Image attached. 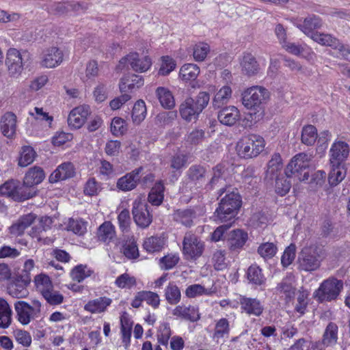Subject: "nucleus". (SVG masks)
Instances as JSON below:
<instances>
[{
    "label": "nucleus",
    "instance_id": "nucleus-34",
    "mask_svg": "<svg viewBox=\"0 0 350 350\" xmlns=\"http://www.w3.org/2000/svg\"><path fill=\"white\" fill-rule=\"evenodd\" d=\"M232 91L229 85L221 87L215 94L212 104L215 109H219L226 105L231 98Z\"/></svg>",
    "mask_w": 350,
    "mask_h": 350
},
{
    "label": "nucleus",
    "instance_id": "nucleus-62",
    "mask_svg": "<svg viewBox=\"0 0 350 350\" xmlns=\"http://www.w3.org/2000/svg\"><path fill=\"white\" fill-rule=\"evenodd\" d=\"M122 252L129 259H136L139 257L138 247L135 241L126 242L122 247Z\"/></svg>",
    "mask_w": 350,
    "mask_h": 350
},
{
    "label": "nucleus",
    "instance_id": "nucleus-26",
    "mask_svg": "<svg viewBox=\"0 0 350 350\" xmlns=\"http://www.w3.org/2000/svg\"><path fill=\"white\" fill-rule=\"evenodd\" d=\"M172 314L174 316L181 317L191 322L197 321L200 318L198 308L193 306H189L188 307L178 306L173 310Z\"/></svg>",
    "mask_w": 350,
    "mask_h": 350
},
{
    "label": "nucleus",
    "instance_id": "nucleus-25",
    "mask_svg": "<svg viewBox=\"0 0 350 350\" xmlns=\"http://www.w3.org/2000/svg\"><path fill=\"white\" fill-rule=\"evenodd\" d=\"M36 217V215L33 213L23 215L10 226V233L15 236L23 234L25 229L33 223Z\"/></svg>",
    "mask_w": 350,
    "mask_h": 350
},
{
    "label": "nucleus",
    "instance_id": "nucleus-46",
    "mask_svg": "<svg viewBox=\"0 0 350 350\" xmlns=\"http://www.w3.org/2000/svg\"><path fill=\"white\" fill-rule=\"evenodd\" d=\"M165 296L167 301L170 304L175 305L180 300V291L176 284L170 282L165 290Z\"/></svg>",
    "mask_w": 350,
    "mask_h": 350
},
{
    "label": "nucleus",
    "instance_id": "nucleus-28",
    "mask_svg": "<svg viewBox=\"0 0 350 350\" xmlns=\"http://www.w3.org/2000/svg\"><path fill=\"white\" fill-rule=\"evenodd\" d=\"M144 81L142 76L132 74L129 75L120 80L119 85L122 93L126 92L135 88H139L144 85Z\"/></svg>",
    "mask_w": 350,
    "mask_h": 350
},
{
    "label": "nucleus",
    "instance_id": "nucleus-8",
    "mask_svg": "<svg viewBox=\"0 0 350 350\" xmlns=\"http://www.w3.org/2000/svg\"><path fill=\"white\" fill-rule=\"evenodd\" d=\"M204 243L191 232L185 233L183 241V253L187 260H196L202 256Z\"/></svg>",
    "mask_w": 350,
    "mask_h": 350
},
{
    "label": "nucleus",
    "instance_id": "nucleus-2",
    "mask_svg": "<svg viewBox=\"0 0 350 350\" xmlns=\"http://www.w3.org/2000/svg\"><path fill=\"white\" fill-rule=\"evenodd\" d=\"M324 256V250L321 246L316 244L305 246L298 255V269L308 272L316 271L320 267Z\"/></svg>",
    "mask_w": 350,
    "mask_h": 350
},
{
    "label": "nucleus",
    "instance_id": "nucleus-38",
    "mask_svg": "<svg viewBox=\"0 0 350 350\" xmlns=\"http://www.w3.org/2000/svg\"><path fill=\"white\" fill-rule=\"evenodd\" d=\"M164 185L161 182L155 183L151 189L148 200L153 206H159L163 201L164 198Z\"/></svg>",
    "mask_w": 350,
    "mask_h": 350
},
{
    "label": "nucleus",
    "instance_id": "nucleus-64",
    "mask_svg": "<svg viewBox=\"0 0 350 350\" xmlns=\"http://www.w3.org/2000/svg\"><path fill=\"white\" fill-rule=\"evenodd\" d=\"M295 250L294 244H291L286 248L281 258V263L284 267H286L293 262L295 257Z\"/></svg>",
    "mask_w": 350,
    "mask_h": 350
},
{
    "label": "nucleus",
    "instance_id": "nucleus-16",
    "mask_svg": "<svg viewBox=\"0 0 350 350\" xmlns=\"http://www.w3.org/2000/svg\"><path fill=\"white\" fill-rule=\"evenodd\" d=\"M0 195L12 197L15 200L23 201L33 197L35 192H29L28 193L21 194L20 196L18 183L14 180H10L0 186Z\"/></svg>",
    "mask_w": 350,
    "mask_h": 350
},
{
    "label": "nucleus",
    "instance_id": "nucleus-14",
    "mask_svg": "<svg viewBox=\"0 0 350 350\" xmlns=\"http://www.w3.org/2000/svg\"><path fill=\"white\" fill-rule=\"evenodd\" d=\"M143 170L142 167H137L118 179L116 187L122 191L134 189L140 180L139 174Z\"/></svg>",
    "mask_w": 350,
    "mask_h": 350
},
{
    "label": "nucleus",
    "instance_id": "nucleus-61",
    "mask_svg": "<svg viewBox=\"0 0 350 350\" xmlns=\"http://www.w3.org/2000/svg\"><path fill=\"white\" fill-rule=\"evenodd\" d=\"M111 131L116 137L122 135L126 131L124 120L121 118H114L111 121Z\"/></svg>",
    "mask_w": 350,
    "mask_h": 350
},
{
    "label": "nucleus",
    "instance_id": "nucleus-7",
    "mask_svg": "<svg viewBox=\"0 0 350 350\" xmlns=\"http://www.w3.org/2000/svg\"><path fill=\"white\" fill-rule=\"evenodd\" d=\"M269 96V92L266 88L258 85L252 86L242 92V104L248 109L258 110Z\"/></svg>",
    "mask_w": 350,
    "mask_h": 350
},
{
    "label": "nucleus",
    "instance_id": "nucleus-9",
    "mask_svg": "<svg viewBox=\"0 0 350 350\" xmlns=\"http://www.w3.org/2000/svg\"><path fill=\"white\" fill-rule=\"evenodd\" d=\"M29 56V54L27 51L21 52L14 48L8 50L5 65L10 76L16 77L21 74L25 59H27Z\"/></svg>",
    "mask_w": 350,
    "mask_h": 350
},
{
    "label": "nucleus",
    "instance_id": "nucleus-10",
    "mask_svg": "<svg viewBox=\"0 0 350 350\" xmlns=\"http://www.w3.org/2000/svg\"><path fill=\"white\" fill-rule=\"evenodd\" d=\"M41 304L38 301H33L30 306L24 301H18L14 304L18 321L23 325H28L32 319L38 317L40 313Z\"/></svg>",
    "mask_w": 350,
    "mask_h": 350
},
{
    "label": "nucleus",
    "instance_id": "nucleus-17",
    "mask_svg": "<svg viewBox=\"0 0 350 350\" xmlns=\"http://www.w3.org/2000/svg\"><path fill=\"white\" fill-rule=\"evenodd\" d=\"M239 304L242 311L249 315L259 317L262 314L264 310V306L262 302L256 298L241 296Z\"/></svg>",
    "mask_w": 350,
    "mask_h": 350
},
{
    "label": "nucleus",
    "instance_id": "nucleus-52",
    "mask_svg": "<svg viewBox=\"0 0 350 350\" xmlns=\"http://www.w3.org/2000/svg\"><path fill=\"white\" fill-rule=\"evenodd\" d=\"M247 278L250 282L256 285H261L265 280L261 269L256 265H252L248 268Z\"/></svg>",
    "mask_w": 350,
    "mask_h": 350
},
{
    "label": "nucleus",
    "instance_id": "nucleus-44",
    "mask_svg": "<svg viewBox=\"0 0 350 350\" xmlns=\"http://www.w3.org/2000/svg\"><path fill=\"white\" fill-rule=\"evenodd\" d=\"M163 245V239L158 236H152L146 239L143 244L144 249L150 253L161 251Z\"/></svg>",
    "mask_w": 350,
    "mask_h": 350
},
{
    "label": "nucleus",
    "instance_id": "nucleus-31",
    "mask_svg": "<svg viewBox=\"0 0 350 350\" xmlns=\"http://www.w3.org/2000/svg\"><path fill=\"white\" fill-rule=\"evenodd\" d=\"M242 71L247 76H252L258 73L259 64L255 57L250 53H245L241 61Z\"/></svg>",
    "mask_w": 350,
    "mask_h": 350
},
{
    "label": "nucleus",
    "instance_id": "nucleus-57",
    "mask_svg": "<svg viewBox=\"0 0 350 350\" xmlns=\"http://www.w3.org/2000/svg\"><path fill=\"white\" fill-rule=\"evenodd\" d=\"M212 291L205 288L201 284H192L189 286L185 291V295L189 298H193L202 295H210Z\"/></svg>",
    "mask_w": 350,
    "mask_h": 350
},
{
    "label": "nucleus",
    "instance_id": "nucleus-20",
    "mask_svg": "<svg viewBox=\"0 0 350 350\" xmlns=\"http://www.w3.org/2000/svg\"><path fill=\"white\" fill-rule=\"evenodd\" d=\"M217 118L224 125L233 126L240 118V112L234 106H228L218 112Z\"/></svg>",
    "mask_w": 350,
    "mask_h": 350
},
{
    "label": "nucleus",
    "instance_id": "nucleus-30",
    "mask_svg": "<svg viewBox=\"0 0 350 350\" xmlns=\"http://www.w3.org/2000/svg\"><path fill=\"white\" fill-rule=\"evenodd\" d=\"M282 169V162L281 156L279 153H275L268 162L265 178L273 180L275 178H277Z\"/></svg>",
    "mask_w": 350,
    "mask_h": 350
},
{
    "label": "nucleus",
    "instance_id": "nucleus-4",
    "mask_svg": "<svg viewBox=\"0 0 350 350\" xmlns=\"http://www.w3.org/2000/svg\"><path fill=\"white\" fill-rule=\"evenodd\" d=\"M265 146V142L262 137L250 134L243 137L237 143V150L238 154L244 159L256 157L262 152Z\"/></svg>",
    "mask_w": 350,
    "mask_h": 350
},
{
    "label": "nucleus",
    "instance_id": "nucleus-48",
    "mask_svg": "<svg viewBox=\"0 0 350 350\" xmlns=\"http://www.w3.org/2000/svg\"><path fill=\"white\" fill-rule=\"evenodd\" d=\"M26 283L22 284L19 282H11L8 286V293L16 298H24L27 296L28 291L26 288Z\"/></svg>",
    "mask_w": 350,
    "mask_h": 350
},
{
    "label": "nucleus",
    "instance_id": "nucleus-36",
    "mask_svg": "<svg viewBox=\"0 0 350 350\" xmlns=\"http://www.w3.org/2000/svg\"><path fill=\"white\" fill-rule=\"evenodd\" d=\"M160 104L165 109H172L175 106V100L172 93L166 88L158 87L155 91Z\"/></svg>",
    "mask_w": 350,
    "mask_h": 350
},
{
    "label": "nucleus",
    "instance_id": "nucleus-58",
    "mask_svg": "<svg viewBox=\"0 0 350 350\" xmlns=\"http://www.w3.org/2000/svg\"><path fill=\"white\" fill-rule=\"evenodd\" d=\"M209 51L210 47L208 44L204 42L196 44L193 47V57L198 62H202L206 58Z\"/></svg>",
    "mask_w": 350,
    "mask_h": 350
},
{
    "label": "nucleus",
    "instance_id": "nucleus-11",
    "mask_svg": "<svg viewBox=\"0 0 350 350\" xmlns=\"http://www.w3.org/2000/svg\"><path fill=\"white\" fill-rule=\"evenodd\" d=\"M132 214L135 223L141 228H148L152 221V215L147 203L136 199L133 202Z\"/></svg>",
    "mask_w": 350,
    "mask_h": 350
},
{
    "label": "nucleus",
    "instance_id": "nucleus-42",
    "mask_svg": "<svg viewBox=\"0 0 350 350\" xmlns=\"http://www.w3.org/2000/svg\"><path fill=\"white\" fill-rule=\"evenodd\" d=\"M200 73V68L193 64L183 65L179 72L180 77L184 81H193Z\"/></svg>",
    "mask_w": 350,
    "mask_h": 350
},
{
    "label": "nucleus",
    "instance_id": "nucleus-40",
    "mask_svg": "<svg viewBox=\"0 0 350 350\" xmlns=\"http://www.w3.org/2000/svg\"><path fill=\"white\" fill-rule=\"evenodd\" d=\"M331 170L328 176V182L331 186H336L345 177L346 171L342 165L330 164Z\"/></svg>",
    "mask_w": 350,
    "mask_h": 350
},
{
    "label": "nucleus",
    "instance_id": "nucleus-12",
    "mask_svg": "<svg viewBox=\"0 0 350 350\" xmlns=\"http://www.w3.org/2000/svg\"><path fill=\"white\" fill-rule=\"evenodd\" d=\"M126 64L135 72H144L150 68L152 61L148 56L140 57L137 53H131L120 60L118 67L122 68Z\"/></svg>",
    "mask_w": 350,
    "mask_h": 350
},
{
    "label": "nucleus",
    "instance_id": "nucleus-21",
    "mask_svg": "<svg viewBox=\"0 0 350 350\" xmlns=\"http://www.w3.org/2000/svg\"><path fill=\"white\" fill-rule=\"evenodd\" d=\"M294 25L304 33L311 38V35L316 33L314 29H319L322 26V21L319 16L312 15L306 17L302 23L295 22Z\"/></svg>",
    "mask_w": 350,
    "mask_h": 350
},
{
    "label": "nucleus",
    "instance_id": "nucleus-47",
    "mask_svg": "<svg viewBox=\"0 0 350 350\" xmlns=\"http://www.w3.org/2000/svg\"><path fill=\"white\" fill-rule=\"evenodd\" d=\"M36 156V153L33 148L28 146L23 147L18 159V165L27 167L33 162Z\"/></svg>",
    "mask_w": 350,
    "mask_h": 350
},
{
    "label": "nucleus",
    "instance_id": "nucleus-41",
    "mask_svg": "<svg viewBox=\"0 0 350 350\" xmlns=\"http://www.w3.org/2000/svg\"><path fill=\"white\" fill-rule=\"evenodd\" d=\"M12 321V310L8 302L0 299V327L7 328Z\"/></svg>",
    "mask_w": 350,
    "mask_h": 350
},
{
    "label": "nucleus",
    "instance_id": "nucleus-54",
    "mask_svg": "<svg viewBox=\"0 0 350 350\" xmlns=\"http://www.w3.org/2000/svg\"><path fill=\"white\" fill-rule=\"evenodd\" d=\"M69 0L53 2L49 6V12L55 15H64L70 12Z\"/></svg>",
    "mask_w": 350,
    "mask_h": 350
},
{
    "label": "nucleus",
    "instance_id": "nucleus-59",
    "mask_svg": "<svg viewBox=\"0 0 350 350\" xmlns=\"http://www.w3.org/2000/svg\"><path fill=\"white\" fill-rule=\"evenodd\" d=\"M86 224L87 223L82 219H70L68 228L76 234L83 235L87 231Z\"/></svg>",
    "mask_w": 350,
    "mask_h": 350
},
{
    "label": "nucleus",
    "instance_id": "nucleus-33",
    "mask_svg": "<svg viewBox=\"0 0 350 350\" xmlns=\"http://www.w3.org/2000/svg\"><path fill=\"white\" fill-rule=\"evenodd\" d=\"M98 239L106 244H109L116 238V231L113 225L110 221H105L98 228Z\"/></svg>",
    "mask_w": 350,
    "mask_h": 350
},
{
    "label": "nucleus",
    "instance_id": "nucleus-1",
    "mask_svg": "<svg viewBox=\"0 0 350 350\" xmlns=\"http://www.w3.org/2000/svg\"><path fill=\"white\" fill-rule=\"evenodd\" d=\"M241 206V196L234 191L227 193L219 203L213 218L219 223L233 222Z\"/></svg>",
    "mask_w": 350,
    "mask_h": 350
},
{
    "label": "nucleus",
    "instance_id": "nucleus-6",
    "mask_svg": "<svg viewBox=\"0 0 350 350\" xmlns=\"http://www.w3.org/2000/svg\"><path fill=\"white\" fill-rule=\"evenodd\" d=\"M343 288L344 283L341 280L330 277L321 282L314 293V297L321 303L334 301L337 299Z\"/></svg>",
    "mask_w": 350,
    "mask_h": 350
},
{
    "label": "nucleus",
    "instance_id": "nucleus-23",
    "mask_svg": "<svg viewBox=\"0 0 350 350\" xmlns=\"http://www.w3.org/2000/svg\"><path fill=\"white\" fill-rule=\"evenodd\" d=\"M45 178V173L43 169L39 166L30 167L26 172L23 184L27 187H31L34 185L41 183Z\"/></svg>",
    "mask_w": 350,
    "mask_h": 350
},
{
    "label": "nucleus",
    "instance_id": "nucleus-45",
    "mask_svg": "<svg viewBox=\"0 0 350 350\" xmlns=\"http://www.w3.org/2000/svg\"><path fill=\"white\" fill-rule=\"evenodd\" d=\"M311 38L321 45L329 46L334 49L338 46L339 40L331 34L316 31L315 33L311 35Z\"/></svg>",
    "mask_w": 350,
    "mask_h": 350
},
{
    "label": "nucleus",
    "instance_id": "nucleus-53",
    "mask_svg": "<svg viewBox=\"0 0 350 350\" xmlns=\"http://www.w3.org/2000/svg\"><path fill=\"white\" fill-rule=\"evenodd\" d=\"M115 284L120 288H131L136 285V279L130 274L124 273L116 278Z\"/></svg>",
    "mask_w": 350,
    "mask_h": 350
},
{
    "label": "nucleus",
    "instance_id": "nucleus-39",
    "mask_svg": "<svg viewBox=\"0 0 350 350\" xmlns=\"http://www.w3.org/2000/svg\"><path fill=\"white\" fill-rule=\"evenodd\" d=\"M34 283L37 291H38L42 297L44 296L53 286L50 278L45 274H39L34 278Z\"/></svg>",
    "mask_w": 350,
    "mask_h": 350
},
{
    "label": "nucleus",
    "instance_id": "nucleus-5",
    "mask_svg": "<svg viewBox=\"0 0 350 350\" xmlns=\"http://www.w3.org/2000/svg\"><path fill=\"white\" fill-rule=\"evenodd\" d=\"M311 156L301 152L296 154L291 160L285 169L287 178H294L299 181L307 180L309 177V165Z\"/></svg>",
    "mask_w": 350,
    "mask_h": 350
},
{
    "label": "nucleus",
    "instance_id": "nucleus-49",
    "mask_svg": "<svg viewBox=\"0 0 350 350\" xmlns=\"http://www.w3.org/2000/svg\"><path fill=\"white\" fill-rule=\"evenodd\" d=\"M146 115V107L145 102L142 100H137L132 110V119L134 123L139 124L141 123Z\"/></svg>",
    "mask_w": 350,
    "mask_h": 350
},
{
    "label": "nucleus",
    "instance_id": "nucleus-37",
    "mask_svg": "<svg viewBox=\"0 0 350 350\" xmlns=\"http://www.w3.org/2000/svg\"><path fill=\"white\" fill-rule=\"evenodd\" d=\"M338 330V327L336 323L333 322L328 323L322 338V344L325 347H332L337 343Z\"/></svg>",
    "mask_w": 350,
    "mask_h": 350
},
{
    "label": "nucleus",
    "instance_id": "nucleus-35",
    "mask_svg": "<svg viewBox=\"0 0 350 350\" xmlns=\"http://www.w3.org/2000/svg\"><path fill=\"white\" fill-rule=\"evenodd\" d=\"M196 217V211L191 208L178 209L173 214V219L175 221L187 227H190L193 224Z\"/></svg>",
    "mask_w": 350,
    "mask_h": 350
},
{
    "label": "nucleus",
    "instance_id": "nucleus-32",
    "mask_svg": "<svg viewBox=\"0 0 350 350\" xmlns=\"http://www.w3.org/2000/svg\"><path fill=\"white\" fill-rule=\"evenodd\" d=\"M206 170L200 165H191L187 172L189 180L195 185L200 187L206 181Z\"/></svg>",
    "mask_w": 350,
    "mask_h": 350
},
{
    "label": "nucleus",
    "instance_id": "nucleus-60",
    "mask_svg": "<svg viewBox=\"0 0 350 350\" xmlns=\"http://www.w3.org/2000/svg\"><path fill=\"white\" fill-rule=\"evenodd\" d=\"M286 177L279 178L278 176L275 179V191L278 194L283 196L286 195L290 190L291 187V182L287 179Z\"/></svg>",
    "mask_w": 350,
    "mask_h": 350
},
{
    "label": "nucleus",
    "instance_id": "nucleus-29",
    "mask_svg": "<svg viewBox=\"0 0 350 350\" xmlns=\"http://www.w3.org/2000/svg\"><path fill=\"white\" fill-rule=\"evenodd\" d=\"M294 286V276L292 274L287 275L278 284L276 291L279 294H284L286 299L294 297L295 294Z\"/></svg>",
    "mask_w": 350,
    "mask_h": 350
},
{
    "label": "nucleus",
    "instance_id": "nucleus-27",
    "mask_svg": "<svg viewBox=\"0 0 350 350\" xmlns=\"http://www.w3.org/2000/svg\"><path fill=\"white\" fill-rule=\"evenodd\" d=\"M112 300L109 297H100L89 301L84 306L85 310L92 313H101L111 305Z\"/></svg>",
    "mask_w": 350,
    "mask_h": 350
},
{
    "label": "nucleus",
    "instance_id": "nucleus-50",
    "mask_svg": "<svg viewBox=\"0 0 350 350\" xmlns=\"http://www.w3.org/2000/svg\"><path fill=\"white\" fill-rule=\"evenodd\" d=\"M230 333L229 321L226 318L219 319L215 324L213 338L217 339V342L220 338L228 336Z\"/></svg>",
    "mask_w": 350,
    "mask_h": 350
},
{
    "label": "nucleus",
    "instance_id": "nucleus-51",
    "mask_svg": "<svg viewBox=\"0 0 350 350\" xmlns=\"http://www.w3.org/2000/svg\"><path fill=\"white\" fill-rule=\"evenodd\" d=\"M93 273V271L90 269L86 265H77L70 273L71 278L73 280L78 282H82L86 278L90 277Z\"/></svg>",
    "mask_w": 350,
    "mask_h": 350
},
{
    "label": "nucleus",
    "instance_id": "nucleus-3",
    "mask_svg": "<svg viewBox=\"0 0 350 350\" xmlns=\"http://www.w3.org/2000/svg\"><path fill=\"white\" fill-rule=\"evenodd\" d=\"M210 100L209 94L200 92L196 98H187L179 107V112L183 119L187 122L197 120L199 115L208 105Z\"/></svg>",
    "mask_w": 350,
    "mask_h": 350
},
{
    "label": "nucleus",
    "instance_id": "nucleus-13",
    "mask_svg": "<svg viewBox=\"0 0 350 350\" xmlns=\"http://www.w3.org/2000/svg\"><path fill=\"white\" fill-rule=\"evenodd\" d=\"M349 154V146L342 141H335L329 150V164L342 165Z\"/></svg>",
    "mask_w": 350,
    "mask_h": 350
},
{
    "label": "nucleus",
    "instance_id": "nucleus-55",
    "mask_svg": "<svg viewBox=\"0 0 350 350\" xmlns=\"http://www.w3.org/2000/svg\"><path fill=\"white\" fill-rule=\"evenodd\" d=\"M226 251L222 250H217L213 253L212 262L216 270L221 271L226 268Z\"/></svg>",
    "mask_w": 350,
    "mask_h": 350
},
{
    "label": "nucleus",
    "instance_id": "nucleus-63",
    "mask_svg": "<svg viewBox=\"0 0 350 350\" xmlns=\"http://www.w3.org/2000/svg\"><path fill=\"white\" fill-rule=\"evenodd\" d=\"M176 67L175 61L169 56L162 57V63L159 70L160 75L165 76L169 75Z\"/></svg>",
    "mask_w": 350,
    "mask_h": 350
},
{
    "label": "nucleus",
    "instance_id": "nucleus-43",
    "mask_svg": "<svg viewBox=\"0 0 350 350\" xmlns=\"http://www.w3.org/2000/svg\"><path fill=\"white\" fill-rule=\"evenodd\" d=\"M317 137V130L314 126L308 124L303 127L301 137L303 144L307 146H312L314 144Z\"/></svg>",
    "mask_w": 350,
    "mask_h": 350
},
{
    "label": "nucleus",
    "instance_id": "nucleus-15",
    "mask_svg": "<svg viewBox=\"0 0 350 350\" xmlns=\"http://www.w3.org/2000/svg\"><path fill=\"white\" fill-rule=\"evenodd\" d=\"M63 59L62 51L57 47H51L42 53L40 65L45 68H52L59 66Z\"/></svg>",
    "mask_w": 350,
    "mask_h": 350
},
{
    "label": "nucleus",
    "instance_id": "nucleus-24",
    "mask_svg": "<svg viewBox=\"0 0 350 350\" xmlns=\"http://www.w3.org/2000/svg\"><path fill=\"white\" fill-rule=\"evenodd\" d=\"M1 129L4 136L11 138L16 130V116L12 112L5 113L1 119Z\"/></svg>",
    "mask_w": 350,
    "mask_h": 350
},
{
    "label": "nucleus",
    "instance_id": "nucleus-56",
    "mask_svg": "<svg viewBox=\"0 0 350 350\" xmlns=\"http://www.w3.org/2000/svg\"><path fill=\"white\" fill-rule=\"evenodd\" d=\"M277 247L273 243H264L260 245L258 248V253L265 259L271 258L275 256Z\"/></svg>",
    "mask_w": 350,
    "mask_h": 350
},
{
    "label": "nucleus",
    "instance_id": "nucleus-19",
    "mask_svg": "<svg viewBox=\"0 0 350 350\" xmlns=\"http://www.w3.org/2000/svg\"><path fill=\"white\" fill-rule=\"evenodd\" d=\"M247 239V233L244 230L241 229L233 230L228 235V247L230 251H239L244 246Z\"/></svg>",
    "mask_w": 350,
    "mask_h": 350
},
{
    "label": "nucleus",
    "instance_id": "nucleus-22",
    "mask_svg": "<svg viewBox=\"0 0 350 350\" xmlns=\"http://www.w3.org/2000/svg\"><path fill=\"white\" fill-rule=\"evenodd\" d=\"M75 174L73 165L70 163H64L50 175L49 182L54 183L59 180H66L72 177Z\"/></svg>",
    "mask_w": 350,
    "mask_h": 350
},
{
    "label": "nucleus",
    "instance_id": "nucleus-18",
    "mask_svg": "<svg viewBox=\"0 0 350 350\" xmlns=\"http://www.w3.org/2000/svg\"><path fill=\"white\" fill-rule=\"evenodd\" d=\"M89 113V107L87 105H81L74 108L68 117V125L75 129L81 128L84 124Z\"/></svg>",
    "mask_w": 350,
    "mask_h": 350
}]
</instances>
